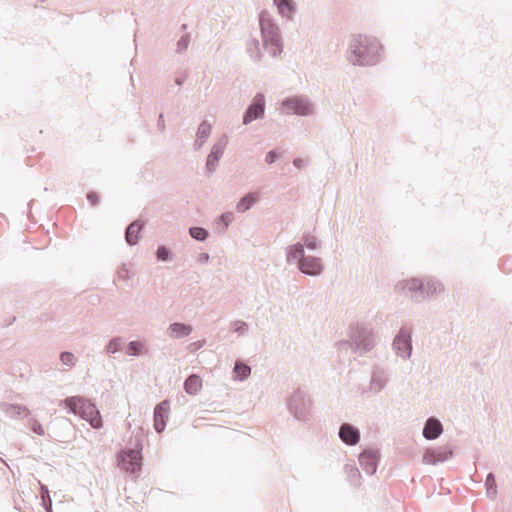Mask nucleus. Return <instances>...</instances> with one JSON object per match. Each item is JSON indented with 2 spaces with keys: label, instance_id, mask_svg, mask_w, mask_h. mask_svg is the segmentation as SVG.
<instances>
[{
  "label": "nucleus",
  "instance_id": "7",
  "mask_svg": "<svg viewBox=\"0 0 512 512\" xmlns=\"http://www.w3.org/2000/svg\"><path fill=\"white\" fill-rule=\"evenodd\" d=\"M281 107L286 110V114L298 116H309L314 113V104L305 95H296L286 97L281 101Z\"/></svg>",
  "mask_w": 512,
  "mask_h": 512
},
{
  "label": "nucleus",
  "instance_id": "14",
  "mask_svg": "<svg viewBox=\"0 0 512 512\" xmlns=\"http://www.w3.org/2000/svg\"><path fill=\"white\" fill-rule=\"evenodd\" d=\"M338 436L340 440L348 446H355L361 439L360 430L348 422L342 423L340 425Z\"/></svg>",
  "mask_w": 512,
  "mask_h": 512
},
{
  "label": "nucleus",
  "instance_id": "8",
  "mask_svg": "<svg viewBox=\"0 0 512 512\" xmlns=\"http://www.w3.org/2000/svg\"><path fill=\"white\" fill-rule=\"evenodd\" d=\"M412 327L403 325L395 335L392 347L397 356L404 360L411 357L413 346H412Z\"/></svg>",
  "mask_w": 512,
  "mask_h": 512
},
{
  "label": "nucleus",
  "instance_id": "45",
  "mask_svg": "<svg viewBox=\"0 0 512 512\" xmlns=\"http://www.w3.org/2000/svg\"><path fill=\"white\" fill-rule=\"evenodd\" d=\"M157 128L159 131L164 132L166 130V125L164 122V116L162 113L159 114L158 120H157Z\"/></svg>",
  "mask_w": 512,
  "mask_h": 512
},
{
  "label": "nucleus",
  "instance_id": "26",
  "mask_svg": "<svg viewBox=\"0 0 512 512\" xmlns=\"http://www.w3.org/2000/svg\"><path fill=\"white\" fill-rule=\"evenodd\" d=\"M257 201V194L254 192H249L237 202L236 210L239 213H244L248 211Z\"/></svg>",
  "mask_w": 512,
  "mask_h": 512
},
{
  "label": "nucleus",
  "instance_id": "5",
  "mask_svg": "<svg viewBox=\"0 0 512 512\" xmlns=\"http://www.w3.org/2000/svg\"><path fill=\"white\" fill-rule=\"evenodd\" d=\"M65 406L70 412L78 414L88 421L95 428H101L103 425L102 417L97 407L88 399L82 396H71L64 400Z\"/></svg>",
  "mask_w": 512,
  "mask_h": 512
},
{
  "label": "nucleus",
  "instance_id": "9",
  "mask_svg": "<svg viewBox=\"0 0 512 512\" xmlns=\"http://www.w3.org/2000/svg\"><path fill=\"white\" fill-rule=\"evenodd\" d=\"M118 466L126 472L136 473L142 467V454L140 450L126 449L118 454Z\"/></svg>",
  "mask_w": 512,
  "mask_h": 512
},
{
  "label": "nucleus",
  "instance_id": "12",
  "mask_svg": "<svg viewBox=\"0 0 512 512\" xmlns=\"http://www.w3.org/2000/svg\"><path fill=\"white\" fill-rule=\"evenodd\" d=\"M298 269L304 275L316 277L323 273L324 267L321 258L311 255H305L302 261L299 262Z\"/></svg>",
  "mask_w": 512,
  "mask_h": 512
},
{
  "label": "nucleus",
  "instance_id": "3",
  "mask_svg": "<svg viewBox=\"0 0 512 512\" xmlns=\"http://www.w3.org/2000/svg\"><path fill=\"white\" fill-rule=\"evenodd\" d=\"M259 24L264 49L272 57L280 55L283 51V41L278 25L267 12L260 14Z\"/></svg>",
  "mask_w": 512,
  "mask_h": 512
},
{
  "label": "nucleus",
  "instance_id": "13",
  "mask_svg": "<svg viewBox=\"0 0 512 512\" xmlns=\"http://www.w3.org/2000/svg\"><path fill=\"white\" fill-rule=\"evenodd\" d=\"M453 457V451L448 446H440L427 449L423 455V462L429 465H436Z\"/></svg>",
  "mask_w": 512,
  "mask_h": 512
},
{
  "label": "nucleus",
  "instance_id": "15",
  "mask_svg": "<svg viewBox=\"0 0 512 512\" xmlns=\"http://www.w3.org/2000/svg\"><path fill=\"white\" fill-rule=\"evenodd\" d=\"M379 452L377 450H364L359 455V463L363 471L368 475H373L378 467Z\"/></svg>",
  "mask_w": 512,
  "mask_h": 512
},
{
  "label": "nucleus",
  "instance_id": "42",
  "mask_svg": "<svg viewBox=\"0 0 512 512\" xmlns=\"http://www.w3.org/2000/svg\"><path fill=\"white\" fill-rule=\"evenodd\" d=\"M279 157L280 154L276 150H270L265 156V162L267 164H273L278 160Z\"/></svg>",
  "mask_w": 512,
  "mask_h": 512
},
{
  "label": "nucleus",
  "instance_id": "29",
  "mask_svg": "<svg viewBox=\"0 0 512 512\" xmlns=\"http://www.w3.org/2000/svg\"><path fill=\"white\" fill-rule=\"evenodd\" d=\"M344 471H345V473L347 475V479L351 485H354V486L360 485L361 474L359 472V469L355 465L346 464L344 466Z\"/></svg>",
  "mask_w": 512,
  "mask_h": 512
},
{
  "label": "nucleus",
  "instance_id": "49",
  "mask_svg": "<svg viewBox=\"0 0 512 512\" xmlns=\"http://www.w3.org/2000/svg\"><path fill=\"white\" fill-rule=\"evenodd\" d=\"M181 28H182L183 30H185V29L187 28V25H186V24H183V25L181 26Z\"/></svg>",
  "mask_w": 512,
  "mask_h": 512
},
{
  "label": "nucleus",
  "instance_id": "33",
  "mask_svg": "<svg viewBox=\"0 0 512 512\" xmlns=\"http://www.w3.org/2000/svg\"><path fill=\"white\" fill-rule=\"evenodd\" d=\"M486 493L490 499H495L497 495V485L493 473H488L485 481Z\"/></svg>",
  "mask_w": 512,
  "mask_h": 512
},
{
  "label": "nucleus",
  "instance_id": "34",
  "mask_svg": "<svg viewBox=\"0 0 512 512\" xmlns=\"http://www.w3.org/2000/svg\"><path fill=\"white\" fill-rule=\"evenodd\" d=\"M189 235L196 241L203 242L205 241L209 233L208 231L203 227L193 226L189 228Z\"/></svg>",
  "mask_w": 512,
  "mask_h": 512
},
{
  "label": "nucleus",
  "instance_id": "28",
  "mask_svg": "<svg viewBox=\"0 0 512 512\" xmlns=\"http://www.w3.org/2000/svg\"><path fill=\"white\" fill-rule=\"evenodd\" d=\"M233 220L234 214L232 212H224L215 223V232L218 234H224Z\"/></svg>",
  "mask_w": 512,
  "mask_h": 512
},
{
  "label": "nucleus",
  "instance_id": "31",
  "mask_svg": "<svg viewBox=\"0 0 512 512\" xmlns=\"http://www.w3.org/2000/svg\"><path fill=\"white\" fill-rule=\"evenodd\" d=\"M233 371L236 374L237 379L240 381L247 379L251 374L250 366L239 360L235 362Z\"/></svg>",
  "mask_w": 512,
  "mask_h": 512
},
{
  "label": "nucleus",
  "instance_id": "37",
  "mask_svg": "<svg viewBox=\"0 0 512 512\" xmlns=\"http://www.w3.org/2000/svg\"><path fill=\"white\" fill-rule=\"evenodd\" d=\"M143 344L139 341H130L127 346V354L131 356H139L142 352Z\"/></svg>",
  "mask_w": 512,
  "mask_h": 512
},
{
  "label": "nucleus",
  "instance_id": "38",
  "mask_svg": "<svg viewBox=\"0 0 512 512\" xmlns=\"http://www.w3.org/2000/svg\"><path fill=\"white\" fill-rule=\"evenodd\" d=\"M189 43H190V35L189 34H185L183 35L178 41H177V44H176V52L178 54H182L184 53L188 47H189Z\"/></svg>",
  "mask_w": 512,
  "mask_h": 512
},
{
  "label": "nucleus",
  "instance_id": "40",
  "mask_svg": "<svg viewBox=\"0 0 512 512\" xmlns=\"http://www.w3.org/2000/svg\"><path fill=\"white\" fill-rule=\"evenodd\" d=\"M170 250L165 246H159L156 251V258L158 261H167L170 257Z\"/></svg>",
  "mask_w": 512,
  "mask_h": 512
},
{
  "label": "nucleus",
  "instance_id": "21",
  "mask_svg": "<svg viewBox=\"0 0 512 512\" xmlns=\"http://www.w3.org/2000/svg\"><path fill=\"white\" fill-rule=\"evenodd\" d=\"M192 330L193 329L191 325L174 322L168 327V335L173 339H182L189 336Z\"/></svg>",
  "mask_w": 512,
  "mask_h": 512
},
{
  "label": "nucleus",
  "instance_id": "46",
  "mask_svg": "<svg viewBox=\"0 0 512 512\" xmlns=\"http://www.w3.org/2000/svg\"><path fill=\"white\" fill-rule=\"evenodd\" d=\"M187 77H188V73L187 72H183L182 74L178 75L175 78V84L178 85V86L183 85V83L186 81Z\"/></svg>",
  "mask_w": 512,
  "mask_h": 512
},
{
  "label": "nucleus",
  "instance_id": "2",
  "mask_svg": "<svg viewBox=\"0 0 512 512\" xmlns=\"http://www.w3.org/2000/svg\"><path fill=\"white\" fill-rule=\"evenodd\" d=\"M395 291L404 293L414 302H422L426 298L438 295L443 291V285L434 278H410L399 281Z\"/></svg>",
  "mask_w": 512,
  "mask_h": 512
},
{
  "label": "nucleus",
  "instance_id": "23",
  "mask_svg": "<svg viewBox=\"0 0 512 512\" xmlns=\"http://www.w3.org/2000/svg\"><path fill=\"white\" fill-rule=\"evenodd\" d=\"M278 13L286 19H292L296 12V5L293 0H273Z\"/></svg>",
  "mask_w": 512,
  "mask_h": 512
},
{
  "label": "nucleus",
  "instance_id": "24",
  "mask_svg": "<svg viewBox=\"0 0 512 512\" xmlns=\"http://www.w3.org/2000/svg\"><path fill=\"white\" fill-rule=\"evenodd\" d=\"M0 409L6 415L15 418V417H26L29 414V410L27 407L18 405V404H10V403H0Z\"/></svg>",
  "mask_w": 512,
  "mask_h": 512
},
{
  "label": "nucleus",
  "instance_id": "22",
  "mask_svg": "<svg viewBox=\"0 0 512 512\" xmlns=\"http://www.w3.org/2000/svg\"><path fill=\"white\" fill-rule=\"evenodd\" d=\"M212 131V126L206 120L202 121L197 129L196 140L194 142V149L199 150L202 148L206 140L209 138Z\"/></svg>",
  "mask_w": 512,
  "mask_h": 512
},
{
  "label": "nucleus",
  "instance_id": "20",
  "mask_svg": "<svg viewBox=\"0 0 512 512\" xmlns=\"http://www.w3.org/2000/svg\"><path fill=\"white\" fill-rule=\"evenodd\" d=\"M144 227V222L135 220L130 223L125 230V240L128 245L133 246L138 242L139 233Z\"/></svg>",
  "mask_w": 512,
  "mask_h": 512
},
{
  "label": "nucleus",
  "instance_id": "17",
  "mask_svg": "<svg viewBox=\"0 0 512 512\" xmlns=\"http://www.w3.org/2000/svg\"><path fill=\"white\" fill-rule=\"evenodd\" d=\"M388 380L389 378L386 370L382 367H375L371 373L370 391L374 394H378L386 387Z\"/></svg>",
  "mask_w": 512,
  "mask_h": 512
},
{
  "label": "nucleus",
  "instance_id": "25",
  "mask_svg": "<svg viewBox=\"0 0 512 512\" xmlns=\"http://www.w3.org/2000/svg\"><path fill=\"white\" fill-rule=\"evenodd\" d=\"M246 51L249 57L256 63H259L262 60V52L260 48V42L256 38L250 39L246 43Z\"/></svg>",
  "mask_w": 512,
  "mask_h": 512
},
{
  "label": "nucleus",
  "instance_id": "4",
  "mask_svg": "<svg viewBox=\"0 0 512 512\" xmlns=\"http://www.w3.org/2000/svg\"><path fill=\"white\" fill-rule=\"evenodd\" d=\"M377 334L373 327L366 324H358L350 334V341L339 343L340 348H351L354 353L362 355L370 352L376 344Z\"/></svg>",
  "mask_w": 512,
  "mask_h": 512
},
{
  "label": "nucleus",
  "instance_id": "19",
  "mask_svg": "<svg viewBox=\"0 0 512 512\" xmlns=\"http://www.w3.org/2000/svg\"><path fill=\"white\" fill-rule=\"evenodd\" d=\"M285 256H286V262L289 265L297 264V267H298L299 262H301L305 256V249L303 247V244L301 242H297L292 245H289L286 248Z\"/></svg>",
  "mask_w": 512,
  "mask_h": 512
},
{
  "label": "nucleus",
  "instance_id": "41",
  "mask_svg": "<svg viewBox=\"0 0 512 512\" xmlns=\"http://www.w3.org/2000/svg\"><path fill=\"white\" fill-rule=\"evenodd\" d=\"M28 425L35 434L44 435V428L36 419H30Z\"/></svg>",
  "mask_w": 512,
  "mask_h": 512
},
{
  "label": "nucleus",
  "instance_id": "36",
  "mask_svg": "<svg viewBox=\"0 0 512 512\" xmlns=\"http://www.w3.org/2000/svg\"><path fill=\"white\" fill-rule=\"evenodd\" d=\"M41 498L46 512H52V499L47 486L41 485Z\"/></svg>",
  "mask_w": 512,
  "mask_h": 512
},
{
  "label": "nucleus",
  "instance_id": "43",
  "mask_svg": "<svg viewBox=\"0 0 512 512\" xmlns=\"http://www.w3.org/2000/svg\"><path fill=\"white\" fill-rule=\"evenodd\" d=\"M118 278L121 280H128L131 277L130 270L123 265L118 271H117Z\"/></svg>",
  "mask_w": 512,
  "mask_h": 512
},
{
  "label": "nucleus",
  "instance_id": "39",
  "mask_svg": "<svg viewBox=\"0 0 512 512\" xmlns=\"http://www.w3.org/2000/svg\"><path fill=\"white\" fill-rule=\"evenodd\" d=\"M60 361L64 366L72 367L75 365L76 357L69 351H64L60 354Z\"/></svg>",
  "mask_w": 512,
  "mask_h": 512
},
{
  "label": "nucleus",
  "instance_id": "1",
  "mask_svg": "<svg viewBox=\"0 0 512 512\" xmlns=\"http://www.w3.org/2000/svg\"><path fill=\"white\" fill-rule=\"evenodd\" d=\"M347 59L353 65H375L382 59V45L375 37L354 35L349 42Z\"/></svg>",
  "mask_w": 512,
  "mask_h": 512
},
{
  "label": "nucleus",
  "instance_id": "44",
  "mask_svg": "<svg viewBox=\"0 0 512 512\" xmlns=\"http://www.w3.org/2000/svg\"><path fill=\"white\" fill-rule=\"evenodd\" d=\"M87 199L93 206H96L99 203V195L94 191L87 194Z\"/></svg>",
  "mask_w": 512,
  "mask_h": 512
},
{
  "label": "nucleus",
  "instance_id": "18",
  "mask_svg": "<svg viewBox=\"0 0 512 512\" xmlns=\"http://www.w3.org/2000/svg\"><path fill=\"white\" fill-rule=\"evenodd\" d=\"M443 433V425L436 417H429L423 427V437L427 440H435Z\"/></svg>",
  "mask_w": 512,
  "mask_h": 512
},
{
  "label": "nucleus",
  "instance_id": "16",
  "mask_svg": "<svg viewBox=\"0 0 512 512\" xmlns=\"http://www.w3.org/2000/svg\"><path fill=\"white\" fill-rule=\"evenodd\" d=\"M169 408V401L164 400L154 409V428L158 433L163 432L166 427Z\"/></svg>",
  "mask_w": 512,
  "mask_h": 512
},
{
  "label": "nucleus",
  "instance_id": "6",
  "mask_svg": "<svg viewBox=\"0 0 512 512\" xmlns=\"http://www.w3.org/2000/svg\"><path fill=\"white\" fill-rule=\"evenodd\" d=\"M311 399L309 394L302 390L297 389L294 391L288 400L289 412L298 420L307 421L311 413Z\"/></svg>",
  "mask_w": 512,
  "mask_h": 512
},
{
  "label": "nucleus",
  "instance_id": "30",
  "mask_svg": "<svg viewBox=\"0 0 512 512\" xmlns=\"http://www.w3.org/2000/svg\"><path fill=\"white\" fill-rule=\"evenodd\" d=\"M301 243L310 251H315L320 247V242L315 235L310 232H304L301 236Z\"/></svg>",
  "mask_w": 512,
  "mask_h": 512
},
{
  "label": "nucleus",
  "instance_id": "27",
  "mask_svg": "<svg viewBox=\"0 0 512 512\" xmlns=\"http://www.w3.org/2000/svg\"><path fill=\"white\" fill-rule=\"evenodd\" d=\"M201 387H202V380L196 374H192V375L188 376L184 382L185 392L189 395H196L200 391Z\"/></svg>",
  "mask_w": 512,
  "mask_h": 512
},
{
  "label": "nucleus",
  "instance_id": "32",
  "mask_svg": "<svg viewBox=\"0 0 512 512\" xmlns=\"http://www.w3.org/2000/svg\"><path fill=\"white\" fill-rule=\"evenodd\" d=\"M124 339L120 336L113 337L106 345V352L109 354H115L120 352L124 346Z\"/></svg>",
  "mask_w": 512,
  "mask_h": 512
},
{
  "label": "nucleus",
  "instance_id": "47",
  "mask_svg": "<svg viewBox=\"0 0 512 512\" xmlns=\"http://www.w3.org/2000/svg\"><path fill=\"white\" fill-rule=\"evenodd\" d=\"M293 165L298 169H302L303 167H305V161L301 158H295L293 160Z\"/></svg>",
  "mask_w": 512,
  "mask_h": 512
},
{
  "label": "nucleus",
  "instance_id": "48",
  "mask_svg": "<svg viewBox=\"0 0 512 512\" xmlns=\"http://www.w3.org/2000/svg\"><path fill=\"white\" fill-rule=\"evenodd\" d=\"M210 259V256L208 253H201L198 256V262L200 263H207Z\"/></svg>",
  "mask_w": 512,
  "mask_h": 512
},
{
  "label": "nucleus",
  "instance_id": "35",
  "mask_svg": "<svg viewBox=\"0 0 512 512\" xmlns=\"http://www.w3.org/2000/svg\"><path fill=\"white\" fill-rule=\"evenodd\" d=\"M230 329L233 332H236V333H238L241 336H245V335L248 334L249 326H248V324L245 321L235 320V321L231 322Z\"/></svg>",
  "mask_w": 512,
  "mask_h": 512
},
{
  "label": "nucleus",
  "instance_id": "10",
  "mask_svg": "<svg viewBox=\"0 0 512 512\" xmlns=\"http://www.w3.org/2000/svg\"><path fill=\"white\" fill-rule=\"evenodd\" d=\"M265 113V97L262 93H258L254 96L251 103L243 115V124L247 125L251 122L261 119Z\"/></svg>",
  "mask_w": 512,
  "mask_h": 512
},
{
  "label": "nucleus",
  "instance_id": "11",
  "mask_svg": "<svg viewBox=\"0 0 512 512\" xmlns=\"http://www.w3.org/2000/svg\"><path fill=\"white\" fill-rule=\"evenodd\" d=\"M228 139L223 135L211 148V151L206 161V174L210 176L213 174L218 166L220 158L223 156L224 150L227 146Z\"/></svg>",
  "mask_w": 512,
  "mask_h": 512
}]
</instances>
